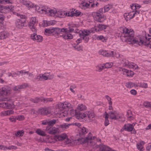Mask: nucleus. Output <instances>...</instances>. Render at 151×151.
<instances>
[{
  "label": "nucleus",
  "instance_id": "nucleus-1",
  "mask_svg": "<svg viewBox=\"0 0 151 151\" xmlns=\"http://www.w3.org/2000/svg\"><path fill=\"white\" fill-rule=\"evenodd\" d=\"M122 36L124 37H126V40L132 44H138L139 45L140 44V41L134 38V35L133 30L126 27H122L121 28Z\"/></svg>",
  "mask_w": 151,
  "mask_h": 151
},
{
  "label": "nucleus",
  "instance_id": "nucleus-2",
  "mask_svg": "<svg viewBox=\"0 0 151 151\" xmlns=\"http://www.w3.org/2000/svg\"><path fill=\"white\" fill-rule=\"evenodd\" d=\"M92 136V134L90 132L88 136L85 138H79L75 140L67 139L66 140V142L67 144H70V145H78L80 144L86 143L88 144L89 143H91L92 142V140L96 138L94 136L93 137Z\"/></svg>",
  "mask_w": 151,
  "mask_h": 151
},
{
  "label": "nucleus",
  "instance_id": "nucleus-3",
  "mask_svg": "<svg viewBox=\"0 0 151 151\" xmlns=\"http://www.w3.org/2000/svg\"><path fill=\"white\" fill-rule=\"evenodd\" d=\"M86 109V107L85 105L79 104L76 109L71 110V115L72 116H75L77 119H82L86 116V114L84 112V111Z\"/></svg>",
  "mask_w": 151,
  "mask_h": 151
},
{
  "label": "nucleus",
  "instance_id": "nucleus-4",
  "mask_svg": "<svg viewBox=\"0 0 151 151\" xmlns=\"http://www.w3.org/2000/svg\"><path fill=\"white\" fill-rule=\"evenodd\" d=\"M58 107L59 109L61 111V112L63 113V115L64 116H66L69 113V110H72L71 108V104L70 103L65 102L64 103H60L58 105Z\"/></svg>",
  "mask_w": 151,
  "mask_h": 151
},
{
  "label": "nucleus",
  "instance_id": "nucleus-5",
  "mask_svg": "<svg viewBox=\"0 0 151 151\" xmlns=\"http://www.w3.org/2000/svg\"><path fill=\"white\" fill-rule=\"evenodd\" d=\"M74 32L78 33V35L81 37L83 38L85 42L86 43L89 40L88 35L90 33V32L89 30L83 29L80 31L78 29H76Z\"/></svg>",
  "mask_w": 151,
  "mask_h": 151
},
{
  "label": "nucleus",
  "instance_id": "nucleus-6",
  "mask_svg": "<svg viewBox=\"0 0 151 151\" xmlns=\"http://www.w3.org/2000/svg\"><path fill=\"white\" fill-rule=\"evenodd\" d=\"M135 124L134 123L125 124L121 129L120 132H122L125 130L128 132H130L131 134H135L137 133L134 127Z\"/></svg>",
  "mask_w": 151,
  "mask_h": 151
},
{
  "label": "nucleus",
  "instance_id": "nucleus-7",
  "mask_svg": "<svg viewBox=\"0 0 151 151\" xmlns=\"http://www.w3.org/2000/svg\"><path fill=\"white\" fill-rule=\"evenodd\" d=\"M149 32L150 34H148V35L149 37H151V28L150 29ZM145 39L144 40H143L142 39H140V44L146 46L151 48V38H147V36H146Z\"/></svg>",
  "mask_w": 151,
  "mask_h": 151
},
{
  "label": "nucleus",
  "instance_id": "nucleus-8",
  "mask_svg": "<svg viewBox=\"0 0 151 151\" xmlns=\"http://www.w3.org/2000/svg\"><path fill=\"white\" fill-rule=\"evenodd\" d=\"M30 100L31 101L35 103H37L40 101L45 103H47L52 101L53 99L51 98L45 99L43 98H39L36 97L35 99H31Z\"/></svg>",
  "mask_w": 151,
  "mask_h": 151
},
{
  "label": "nucleus",
  "instance_id": "nucleus-9",
  "mask_svg": "<svg viewBox=\"0 0 151 151\" xmlns=\"http://www.w3.org/2000/svg\"><path fill=\"white\" fill-rule=\"evenodd\" d=\"M93 15L94 16V19L98 22H102L105 19L104 15L100 14L99 12H94L93 13Z\"/></svg>",
  "mask_w": 151,
  "mask_h": 151
},
{
  "label": "nucleus",
  "instance_id": "nucleus-10",
  "mask_svg": "<svg viewBox=\"0 0 151 151\" xmlns=\"http://www.w3.org/2000/svg\"><path fill=\"white\" fill-rule=\"evenodd\" d=\"M114 52L113 51H107L104 50H101L99 51V53L100 55L106 57H113L114 55Z\"/></svg>",
  "mask_w": 151,
  "mask_h": 151
},
{
  "label": "nucleus",
  "instance_id": "nucleus-11",
  "mask_svg": "<svg viewBox=\"0 0 151 151\" xmlns=\"http://www.w3.org/2000/svg\"><path fill=\"white\" fill-rule=\"evenodd\" d=\"M39 113L43 115L49 116L52 114L51 109L49 108H44L40 109L39 110Z\"/></svg>",
  "mask_w": 151,
  "mask_h": 151
},
{
  "label": "nucleus",
  "instance_id": "nucleus-12",
  "mask_svg": "<svg viewBox=\"0 0 151 151\" xmlns=\"http://www.w3.org/2000/svg\"><path fill=\"white\" fill-rule=\"evenodd\" d=\"M36 22V18L35 17H32L30 19L29 23V26L32 31L33 32L37 31L35 27V25Z\"/></svg>",
  "mask_w": 151,
  "mask_h": 151
},
{
  "label": "nucleus",
  "instance_id": "nucleus-13",
  "mask_svg": "<svg viewBox=\"0 0 151 151\" xmlns=\"http://www.w3.org/2000/svg\"><path fill=\"white\" fill-rule=\"evenodd\" d=\"M10 88L8 86H5L0 89V96L1 95L6 96L10 94Z\"/></svg>",
  "mask_w": 151,
  "mask_h": 151
},
{
  "label": "nucleus",
  "instance_id": "nucleus-14",
  "mask_svg": "<svg viewBox=\"0 0 151 151\" xmlns=\"http://www.w3.org/2000/svg\"><path fill=\"white\" fill-rule=\"evenodd\" d=\"M45 9V13L44 14H47V15L51 16H54L55 15H56L57 13V11L55 9H52L50 8H48L46 6L44 8Z\"/></svg>",
  "mask_w": 151,
  "mask_h": 151
},
{
  "label": "nucleus",
  "instance_id": "nucleus-15",
  "mask_svg": "<svg viewBox=\"0 0 151 151\" xmlns=\"http://www.w3.org/2000/svg\"><path fill=\"white\" fill-rule=\"evenodd\" d=\"M46 131L50 134H54L59 132V129L55 127H46L45 129Z\"/></svg>",
  "mask_w": 151,
  "mask_h": 151
},
{
  "label": "nucleus",
  "instance_id": "nucleus-16",
  "mask_svg": "<svg viewBox=\"0 0 151 151\" xmlns=\"http://www.w3.org/2000/svg\"><path fill=\"white\" fill-rule=\"evenodd\" d=\"M53 35H56L60 37L63 32H64V28L61 29L59 27H53Z\"/></svg>",
  "mask_w": 151,
  "mask_h": 151
},
{
  "label": "nucleus",
  "instance_id": "nucleus-17",
  "mask_svg": "<svg viewBox=\"0 0 151 151\" xmlns=\"http://www.w3.org/2000/svg\"><path fill=\"white\" fill-rule=\"evenodd\" d=\"M106 26L102 24H99L93 28L92 31H95L96 32L101 31L106 28Z\"/></svg>",
  "mask_w": 151,
  "mask_h": 151
},
{
  "label": "nucleus",
  "instance_id": "nucleus-18",
  "mask_svg": "<svg viewBox=\"0 0 151 151\" xmlns=\"http://www.w3.org/2000/svg\"><path fill=\"white\" fill-rule=\"evenodd\" d=\"M62 37L65 40L71 39L73 37V35L67 32H63L62 35H60V37Z\"/></svg>",
  "mask_w": 151,
  "mask_h": 151
},
{
  "label": "nucleus",
  "instance_id": "nucleus-19",
  "mask_svg": "<svg viewBox=\"0 0 151 151\" xmlns=\"http://www.w3.org/2000/svg\"><path fill=\"white\" fill-rule=\"evenodd\" d=\"M99 149L100 151H112L113 149L106 145L100 144L99 145Z\"/></svg>",
  "mask_w": 151,
  "mask_h": 151
},
{
  "label": "nucleus",
  "instance_id": "nucleus-20",
  "mask_svg": "<svg viewBox=\"0 0 151 151\" xmlns=\"http://www.w3.org/2000/svg\"><path fill=\"white\" fill-rule=\"evenodd\" d=\"M20 2L25 5L29 9H30L33 8L34 6V4L30 1H27L25 0H20Z\"/></svg>",
  "mask_w": 151,
  "mask_h": 151
},
{
  "label": "nucleus",
  "instance_id": "nucleus-21",
  "mask_svg": "<svg viewBox=\"0 0 151 151\" xmlns=\"http://www.w3.org/2000/svg\"><path fill=\"white\" fill-rule=\"evenodd\" d=\"M27 86V83H24L22 85L15 86L13 90L15 91L19 92L20 89L26 88Z\"/></svg>",
  "mask_w": 151,
  "mask_h": 151
},
{
  "label": "nucleus",
  "instance_id": "nucleus-22",
  "mask_svg": "<svg viewBox=\"0 0 151 151\" xmlns=\"http://www.w3.org/2000/svg\"><path fill=\"white\" fill-rule=\"evenodd\" d=\"M46 6H42L41 7L35 5V10L40 13L44 14L45 13V9L44 8L46 7Z\"/></svg>",
  "mask_w": 151,
  "mask_h": 151
},
{
  "label": "nucleus",
  "instance_id": "nucleus-23",
  "mask_svg": "<svg viewBox=\"0 0 151 151\" xmlns=\"http://www.w3.org/2000/svg\"><path fill=\"white\" fill-rule=\"evenodd\" d=\"M79 6L81 8L84 9L91 7V3L89 2L88 3L86 2H82L80 4Z\"/></svg>",
  "mask_w": 151,
  "mask_h": 151
},
{
  "label": "nucleus",
  "instance_id": "nucleus-24",
  "mask_svg": "<svg viewBox=\"0 0 151 151\" xmlns=\"http://www.w3.org/2000/svg\"><path fill=\"white\" fill-rule=\"evenodd\" d=\"M134 16L133 11L128 13H125L124 14V17L127 21L132 18Z\"/></svg>",
  "mask_w": 151,
  "mask_h": 151
},
{
  "label": "nucleus",
  "instance_id": "nucleus-25",
  "mask_svg": "<svg viewBox=\"0 0 151 151\" xmlns=\"http://www.w3.org/2000/svg\"><path fill=\"white\" fill-rule=\"evenodd\" d=\"M67 137V135L65 134H63L59 135H55V139L57 140L61 141L65 139Z\"/></svg>",
  "mask_w": 151,
  "mask_h": 151
},
{
  "label": "nucleus",
  "instance_id": "nucleus-26",
  "mask_svg": "<svg viewBox=\"0 0 151 151\" xmlns=\"http://www.w3.org/2000/svg\"><path fill=\"white\" fill-rule=\"evenodd\" d=\"M67 12L65 11H58L57 12L56 16L60 18H63L66 16Z\"/></svg>",
  "mask_w": 151,
  "mask_h": 151
},
{
  "label": "nucleus",
  "instance_id": "nucleus-27",
  "mask_svg": "<svg viewBox=\"0 0 151 151\" xmlns=\"http://www.w3.org/2000/svg\"><path fill=\"white\" fill-rule=\"evenodd\" d=\"M24 21L19 19H18L15 22L16 27L17 28H21L24 25Z\"/></svg>",
  "mask_w": 151,
  "mask_h": 151
},
{
  "label": "nucleus",
  "instance_id": "nucleus-28",
  "mask_svg": "<svg viewBox=\"0 0 151 151\" xmlns=\"http://www.w3.org/2000/svg\"><path fill=\"white\" fill-rule=\"evenodd\" d=\"M85 114H86V116L85 117L87 116L90 120L92 121L94 119V115L92 111H86Z\"/></svg>",
  "mask_w": 151,
  "mask_h": 151
},
{
  "label": "nucleus",
  "instance_id": "nucleus-29",
  "mask_svg": "<svg viewBox=\"0 0 151 151\" xmlns=\"http://www.w3.org/2000/svg\"><path fill=\"white\" fill-rule=\"evenodd\" d=\"M109 115L110 118L112 119L116 120V112L115 111H110L109 112Z\"/></svg>",
  "mask_w": 151,
  "mask_h": 151
},
{
  "label": "nucleus",
  "instance_id": "nucleus-30",
  "mask_svg": "<svg viewBox=\"0 0 151 151\" xmlns=\"http://www.w3.org/2000/svg\"><path fill=\"white\" fill-rule=\"evenodd\" d=\"M9 36V34L7 32L2 31L0 33V39H3L6 38Z\"/></svg>",
  "mask_w": 151,
  "mask_h": 151
},
{
  "label": "nucleus",
  "instance_id": "nucleus-31",
  "mask_svg": "<svg viewBox=\"0 0 151 151\" xmlns=\"http://www.w3.org/2000/svg\"><path fill=\"white\" fill-rule=\"evenodd\" d=\"M127 67L130 68H132L135 70L139 69L137 65L132 62H129Z\"/></svg>",
  "mask_w": 151,
  "mask_h": 151
},
{
  "label": "nucleus",
  "instance_id": "nucleus-32",
  "mask_svg": "<svg viewBox=\"0 0 151 151\" xmlns=\"http://www.w3.org/2000/svg\"><path fill=\"white\" fill-rule=\"evenodd\" d=\"M121 70L123 72H124L127 73V76H132L134 73V72L131 70H129L124 68H121Z\"/></svg>",
  "mask_w": 151,
  "mask_h": 151
},
{
  "label": "nucleus",
  "instance_id": "nucleus-33",
  "mask_svg": "<svg viewBox=\"0 0 151 151\" xmlns=\"http://www.w3.org/2000/svg\"><path fill=\"white\" fill-rule=\"evenodd\" d=\"M71 125V124H68L64 123L60 125L59 127V129H62L63 130H65V129L68 128Z\"/></svg>",
  "mask_w": 151,
  "mask_h": 151
},
{
  "label": "nucleus",
  "instance_id": "nucleus-34",
  "mask_svg": "<svg viewBox=\"0 0 151 151\" xmlns=\"http://www.w3.org/2000/svg\"><path fill=\"white\" fill-rule=\"evenodd\" d=\"M1 104V106H2L3 108H7L8 109H10L12 107L11 104L8 102H4Z\"/></svg>",
  "mask_w": 151,
  "mask_h": 151
},
{
  "label": "nucleus",
  "instance_id": "nucleus-35",
  "mask_svg": "<svg viewBox=\"0 0 151 151\" xmlns=\"http://www.w3.org/2000/svg\"><path fill=\"white\" fill-rule=\"evenodd\" d=\"M53 27H50L49 28L45 29V33L48 34H52L53 35Z\"/></svg>",
  "mask_w": 151,
  "mask_h": 151
},
{
  "label": "nucleus",
  "instance_id": "nucleus-36",
  "mask_svg": "<svg viewBox=\"0 0 151 151\" xmlns=\"http://www.w3.org/2000/svg\"><path fill=\"white\" fill-rule=\"evenodd\" d=\"M36 132L38 135L43 136H45L46 134L45 132L40 129H37L36 130Z\"/></svg>",
  "mask_w": 151,
  "mask_h": 151
},
{
  "label": "nucleus",
  "instance_id": "nucleus-37",
  "mask_svg": "<svg viewBox=\"0 0 151 151\" xmlns=\"http://www.w3.org/2000/svg\"><path fill=\"white\" fill-rule=\"evenodd\" d=\"M87 132V129L84 127H81L80 129V134L83 135L86 134Z\"/></svg>",
  "mask_w": 151,
  "mask_h": 151
},
{
  "label": "nucleus",
  "instance_id": "nucleus-38",
  "mask_svg": "<svg viewBox=\"0 0 151 151\" xmlns=\"http://www.w3.org/2000/svg\"><path fill=\"white\" fill-rule=\"evenodd\" d=\"M56 120L53 119L48 122V125L46 127H52L55 124Z\"/></svg>",
  "mask_w": 151,
  "mask_h": 151
},
{
  "label": "nucleus",
  "instance_id": "nucleus-39",
  "mask_svg": "<svg viewBox=\"0 0 151 151\" xmlns=\"http://www.w3.org/2000/svg\"><path fill=\"white\" fill-rule=\"evenodd\" d=\"M130 6L132 9H134L135 10H136L137 9H139V8L140 7V5L137 4H132L130 5Z\"/></svg>",
  "mask_w": 151,
  "mask_h": 151
},
{
  "label": "nucleus",
  "instance_id": "nucleus-40",
  "mask_svg": "<svg viewBox=\"0 0 151 151\" xmlns=\"http://www.w3.org/2000/svg\"><path fill=\"white\" fill-rule=\"evenodd\" d=\"M127 116L128 119L129 120H132L133 119L132 112L130 111H128L127 112Z\"/></svg>",
  "mask_w": 151,
  "mask_h": 151
},
{
  "label": "nucleus",
  "instance_id": "nucleus-41",
  "mask_svg": "<svg viewBox=\"0 0 151 151\" xmlns=\"http://www.w3.org/2000/svg\"><path fill=\"white\" fill-rule=\"evenodd\" d=\"M135 84L131 82H129L126 83L125 86L127 87L131 88L134 86Z\"/></svg>",
  "mask_w": 151,
  "mask_h": 151
},
{
  "label": "nucleus",
  "instance_id": "nucleus-42",
  "mask_svg": "<svg viewBox=\"0 0 151 151\" xmlns=\"http://www.w3.org/2000/svg\"><path fill=\"white\" fill-rule=\"evenodd\" d=\"M41 74L36 76L34 78V79H33L32 81L34 82L36 80L38 81H42V76H41Z\"/></svg>",
  "mask_w": 151,
  "mask_h": 151
},
{
  "label": "nucleus",
  "instance_id": "nucleus-43",
  "mask_svg": "<svg viewBox=\"0 0 151 151\" xmlns=\"http://www.w3.org/2000/svg\"><path fill=\"white\" fill-rule=\"evenodd\" d=\"M13 14L17 16L18 17H19L22 19H24L25 18V16L24 15L20 14L18 13H17L15 12H13Z\"/></svg>",
  "mask_w": 151,
  "mask_h": 151
},
{
  "label": "nucleus",
  "instance_id": "nucleus-44",
  "mask_svg": "<svg viewBox=\"0 0 151 151\" xmlns=\"http://www.w3.org/2000/svg\"><path fill=\"white\" fill-rule=\"evenodd\" d=\"M113 65L112 63H106L104 65V68H109L111 67Z\"/></svg>",
  "mask_w": 151,
  "mask_h": 151
},
{
  "label": "nucleus",
  "instance_id": "nucleus-45",
  "mask_svg": "<svg viewBox=\"0 0 151 151\" xmlns=\"http://www.w3.org/2000/svg\"><path fill=\"white\" fill-rule=\"evenodd\" d=\"M12 0H0V3L6 4L12 3Z\"/></svg>",
  "mask_w": 151,
  "mask_h": 151
},
{
  "label": "nucleus",
  "instance_id": "nucleus-46",
  "mask_svg": "<svg viewBox=\"0 0 151 151\" xmlns=\"http://www.w3.org/2000/svg\"><path fill=\"white\" fill-rule=\"evenodd\" d=\"M95 38L96 37V39L98 40H101L102 42H104L105 40L104 37L102 35H99L97 36L96 35H94Z\"/></svg>",
  "mask_w": 151,
  "mask_h": 151
},
{
  "label": "nucleus",
  "instance_id": "nucleus-47",
  "mask_svg": "<svg viewBox=\"0 0 151 151\" xmlns=\"http://www.w3.org/2000/svg\"><path fill=\"white\" fill-rule=\"evenodd\" d=\"M111 5L109 4H108L105 6L104 8V12H105L108 11L111 8Z\"/></svg>",
  "mask_w": 151,
  "mask_h": 151
},
{
  "label": "nucleus",
  "instance_id": "nucleus-48",
  "mask_svg": "<svg viewBox=\"0 0 151 151\" xmlns=\"http://www.w3.org/2000/svg\"><path fill=\"white\" fill-rule=\"evenodd\" d=\"M24 133V132L23 130L19 131L17 132H15L14 134L16 136L19 137L20 136H22L23 135V134Z\"/></svg>",
  "mask_w": 151,
  "mask_h": 151
},
{
  "label": "nucleus",
  "instance_id": "nucleus-49",
  "mask_svg": "<svg viewBox=\"0 0 151 151\" xmlns=\"http://www.w3.org/2000/svg\"><path fill=\"white\" fill-rule=\"evenodd\" d=\"M74 30V29L71 27H68V28H64V32H66L70 33L73 32Z\"/></svg>",
  "mask_w": 151,
  "mask_h": 151
},
{
  "label": "nucleus",
  "instance_id": "nucleus-50",
  "mask_svg": "<svg viewBox=\"0 0 151 151\" xmlns=\"http://www.w3.org/2000/svg\"><path fill=\"white\" fill-rule=\"evenodd\" d=\"M74 11H73V15L74 16H79L81 12L78 10H75V9H74Z\"/></svg>",
  "mask_w": 151,
  "mask_h": 151
},
{
  "label": "nucleus",
  "instance_id": "nucleus-51",
  "mask_svg": "<svg viewBox=\"0 0 151 151\" xmlns=\"http://www.w3.org/2000/svg\"><path fill=\"white\" fill-rule=\"evenodd\" d=\"M140 143H137L136 145L137 148L140 151H143V146Z\"/></svg>",
  "mask_w": 151,
  "mask_h": 151
},
{
  "label": "nucleus",
  "instance_id": "nucleus-52",
  "mask_svg": "<svg viewBox=\"0 0 151 151\" xmlns=\"http://www.w3.org/2000/svg\"><path fill=\"white\" fill-rule=\"evenodd\" d=\"M143 105L146 107H151V102H150L147 101H145L143 103Z\"/></svg>",
  "mask_w": 151,
  "mask_h": 151
},
{
  "label": "nucleus",
  "instance_id": "nucleus-53",
  "mask_svg": "<svg viewBox=\"0 0 151 151\" xmlns=\"http://www.w3.org/2000/svg\"><path fill=\"white\" fill-rule=\"evenodd\" d=\"M121 63L124 65L125 66H127L129 62L125 59H123L122 60Z\"/></svg>",
  "mask_w": 151,
  "mask_h": 151
},
{
  "label": "nucleus",
  "instance_id": "nucleus-54",
  "mask_svg": "<svg viewBox=\"0 0 151 151\" xmlns=\"http://www.w3.org/2000/svg\"><path fill=\"white\" fill-rule=\"evenodd\" d=\"M99 145H94L93 146L91 151H98L99 150Z\"/></svg>",
  "mask_w": 151,
  "mask_h": 151
},
{
  "label": "nucleus",
  "instance_id": "nucleus-55",
  "mask_svg": "<svg viewBox=\"0 0 151 151\" xmlns=\"http://www.w3.org/2000/svg\"><path fill=\"white\" fill-rule=\"evenodd\" d=\"M104 68V65L98 66L96 67V70L97 71L100 72Z\"/></svg>",
  "mask_w": 151,
  "mask_h": 151
},
{
  "label": "nucleus",
  "instance_id": "nucleus-56",
  "mask_svg": "<svg viewBox=\"0 0 151 151\" xmlns=\"http://www.w3.org/2000/svg\"><path fill=\"white\" fill-rule=\"evenodd\" d=\"M17 73H20L22 74V75H23V77L24 78L25 77V75L26 73H28V71H26L24 70H21L20 71H17Z\"/></svg>",
  "mask_w": 151,
  "mask_h": 151
},
{
  "label": "nucleus",
  "instance_id": "nucleus-57",
  "mask_svg": "<svg viewBox=\"0 0 151 151\" xmlns=\"http://www.w3.org/2000/svg\"><path fill=\"white\" fill-rule=\"evenodd\" d=\"M35 32H34V33L31 35L30 36L31 38L33 40H35L36 38V36H37L36 34L35 33Z\"/></svg>",
  "mask_w": 151,
  "mask_h": 151
},
{
  "label": "nucleus",
  "instance_id": "nucleus-58",
  "mask_svg": "<svg viewBox=\"0 0 151 151\" xmlns=\"http://www.w3.org/2000/svg\"><path fill=\"white\" fill-rule=\"evenodd\" d=\"M41 76H42V81L46 80H47L48 78V75H45V74H41Z\"/></svg>",
  "mask_w": 151,
  "mask_h": 151
},
{
  "label": "nucleus",
  "instance_id": "nucleus-59",
  "mask_svg": "<svg viewBox=\"0 0 151 151\" xmlns=\"http://www.w3.org/2000/svg\"><path fill=\"white\" fill-rule=\"evenodd\" d=\"M105 98L108 101L109 104H112V102L111 101V99L108 95H106L105 96Z\"/></svg>",
  "mask_w": 151,
  "mask_h": 151
},
{
  "label": "nucleus",
  "instance_id": "nucleus-60",
  "mask_svg": "<svg viewBox=\"0 0 151 151\" xmlns=\"http://www.w3.org/2000/svg\"><path fill=\"white\" fill-rule=\"evenodd\" d=\"M35 40L37 41L38 42H41L42 40V37L41 36L38 35L36 36V38Z\"/></svg>",
  "mask_w": 151,
  "mask_h": 151
},
{
  "label": "nucleus",
  "instance_id": "nucleus-61",
  "mask_svg": "<svg viewBox=\"0 0 151 151\" xmlns=\"http://www.w3.org/2000/svg\"><path fill=\"white\" fill-rule=\"evenodd\" d=\"M16 118L17 120L21 121L24 119V117L23 116L19 115L16 116Z\"/></svg>",
  "mask_w": 151,
  "mask_h": 151
},
{
  "label": "nucleus",
  "instance_id": "nucleus-62",
  "mask_svg": "<svg viewBox=\"0 0 151 151\" xmlns=\"http://www.w3.org/2000/svg\"><path fill=\"white\" fill-rule=\"evenodd\" d=\"M109 116V113H107L106 111H105L104 114V116L105 118V119H108V118Z\"/></svg>",
  "mask_w": 151,
  "mask_h": 151
},
{
  "label": "nucleus",
  "instance_id": "nucleus-63",
  "mask_svg": "<svg viewBox=\"0 0 151 151\" xmlns=\"http://www.w3.org/2000/svg\"><path fill=\"white\" fill-rule=\"evenodd\" d=\"M6 111V116H8L10 114H12L13 113V111L12 110H9Z\"/></svg>",
  "mask_w": 151,
  "mask_h": 151
},
{
  "label": "nucleus",
  "instance_id": "nucleus-64",
  "mask_svg": "<svg viewBox=\"0 0 151 151\" xmlns=\"http://www.w3.org/2000/svg\"><path fill=\"white\" fill-rule=\"evenodd\" d=\"M42 25L43 26L47 27L49 26L48 22L46 20H43L42 23Z\"/></svg>",
  "mask_w": 151,
  "mask_h": 151
}]
</instances>
